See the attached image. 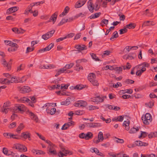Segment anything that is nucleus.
Masks as SVG:
<instances>
[{"mask_svg":"<svg viewBox=\"0 0 157 157\" xmlns=\"http://www.w3.org/2000/svg\"><path fill=\"white\" fill-rule=\"evenodd\" d=\"M142 120L144 123L145 124H148L152 120L151 115L149 113H146L145 115L142 117Z\"/></svg>","mask_w":157,"mask_h":157,"instance_id":"2","label":"nucleus"},{"mask_svg":"<svg viewBox=\"0 0 157 157\" xmlns=\"http://www.w3.org/2000/svg\"><path fill=\"white\" fill-rule=\"evenodd\" d=\"M136 25L134 23H130L129 24L125 26V27L126 29L127 28H128L129 29H134Z\"/></svg>","mask_w":157,"mask_h":157,"instance_id":"25","label":"nucleus"},{"mask_svg":"<svg viewBox=\"0 0 157 157\" xmlns=\"http://www.w3.org/2000/svg\"><path fill=\"white\" fill-rule=\"evenodd\" d=\"M135 143V144L138 146H146L148 145L147 143L143 142L140 140L136 141Z\"/></svg>","mask_w":157,"mask_h":157,"instance_id":"14","label":"nucleus"},{"mask_svg":"<svg viewBox=\"0 0 157 157\" xmlns=\"http://www.w3.org/2000/svg\"><path fill=\"white\" fill-rule=\"evenodd\" d=\"M17 48V47H16V48H14L13 47H11V48H8V50L9 52L15 51H16Z\"/></svg>","mask_w":157,"mask_h":157,"instance_id":"58","label":"nucleus"},{"mask_svg":"<svg viewBox=\"0 0 157 157\" xmlns=\"http://www.w3.org/2000/svg\"><path fill=\"white\" fill-rule=\"evenodd\" d=\"M27 114L29 115L31 119L33 120L36 122H38L39 119L36 115L29 111H28Z\"/></svg>","mask_w":157,"mask_h":157,"instance_id":"8","label":"nucleus"},{"mask_svg":"<svg viewBox=\"0 0 157 157\" xmlns=\"http://www.w3.org/2000/svg\"><path fill=\"white\" fill-rule=\"evenodd\" d=\"M124 116L122 115V116H120L117 117V118H118V121H120V122H122L124 120Z\"/></svg>","mask_w":157,"mask_h":157,"instance_id":"53","label":"nucleus"},{"mask_svg":"<svg viewBox=\"0 0 157 157\" xmlns=\"http://www.w3.org/2000/svg\"><path fill=\"white\" fill-rule=\"evenodd\" d=\"M145 105L149 107V108H151L154 105V103L151 101H150L148 103H146Z\"/></svg>","mask_w":157,"mask_h":157,"instance_id":"38","label":"nucleus"},{"mask_svg":"<svg viewBox=\"0 0 157 157\" xmlns=\"http://www.w3.org/2000/svg\"><path fill=\"white\" fill-rule=\"evenodd\" d=\"M73 121L68 122L65 124L63 125L61 128L62 130H66L67 129L69 126L73 125Z\"/></svg>","mask_w":157,"mask_h":157,"instance_id":"13","label":"nucleus"},{"mask_svg":"<svg viewBox=\"0 0 157 157\" xmlns=\"http://www.w3.org/2000/svg\"><path fill=\"white\" fill-rule=\"evenodd\" d=\"M20 100L23 103H24L25 102H29L30 101V100L29 99L25 97H23L22 98H21L20 99Z\"/></svg>","mask_w":157,"mask_h":157,"instance_id":"35","label":"nucleus"},{"mask_svg":"<svg viewBox=\"0 0 157 157\" xmlns=\"http://www.w3.org/2000/svg\"><path fill=\"white\" fill-rule=\"evenodd\" d=\"M24 127V126L22 123H20L17 128L16 131L18 133H20V132Z\"/></svg>","mask_w":157,"mask_h":157,"instance_id":"24","label":"nucleus"},{"mask_svg":"<svg viewBox=\"0 0 157 157\" xmlns=\"http://www.w3.org/2000/svg\"><path fill=\"white\" fill-rule=\"evenodd\" d=\"M9 109L8 108L2 106L1 108V111L3 113H5L6 114L8 112Z\"/></svg>","mask_w":157,"mask_h":157,"instance_id":"27","label":"nucleus"},{"mask_svg":"<svg viewBox=\"0 0 157 157\" xmlns=\"http://www.w3.org/2000/svg\"><path fill=\"white\" fill-rule=\"evenodd\" d=\"M87 105L86 101L83 100H79V105L80 107H84Z\"/></svg>","mask_w":157,"mask_h":157,"instance_id":"22","label":"nucleus"},{"mask_svg":"<svg viewBox=\"0 0 157 157\" xmlns=\"http://www.w3.org/2000/svg\"><path fill=\"white\" fill-rule=\"evenodd\" d=\"M116 142L117 143L122 144L124 142V140L123 139H120L118 138H116Z\"/></svg>","mask_w":157,"mask_h":157,"instance_id":"57","label":"nucleus"},{"mask_svg":"<svg viewBox=\"0 0 157 157\" xmlns=\"http://www.w3.org/2000/svg\"><path fill=\"white\" fill-rule=\"evenodd\" d=\"M33 152L34 153H36L37 154L41 155L45 154V153L43 151L38 150H33Z\"/></svg>","mask_w":157,"mask_h":157,"instance_id":"26","label":"nucleus"},{"mask_svg":"<svg viewBox=\"0 0 157 157\" xmlns=\"http://www.w3.org/2000/svg\"><path fill=\"white\" fill-rule=\"evenodd\" d=\"M10 138H13V139H19V137L17 136V135H14L11 133H10Z\"/></svg>","mask_w":157,"mask_h":157,"instance_id":"46","label":"nucleus"},{"mask_svg":"<svg viewBox=\"0 0 157 157\" xmlns=\"http://www.w3.org/2000/svg\"><path fill=\"white\" fill-rule=\"evenodd\" d=\"M34 50V48H32L28 47L27 48L26 51V53H27L29 52H30L31 51H33Z\"/></svg>","mask_w":157,"mask_h":157,"instance_id":"54","label":"nucleus"},{"mask_svg":"<svg viewBox=\"0 0 157 157\" xmlns=\"http://www.w3.org/2000/svg\"><path fill=\"white\" fill-rule=\"evenodd\" d=\"M150 21H144L142 25V26H148L150 25L149 23H150Z\"/></svg>","mask_w":157,"mask_h":157,"instance_id":"59","label":"nucleus"},{"mask_svg":"<svg viewBox=\"0 0 157 157\" xmlns=\"http://www.w3.org/2000/svg\"><path fill=\"white\" fill-rule=\"evenodd\" d=\"M72 154L71 151L65 149V148H63L61 149V151H60L59 152L58 155L59 157H63L64 156H67V155H70Z\"/></svg>","mask_w":157,"mask_h":157,"instance_id":"4","label":"nucleus"},{"mask_svg":"<svg viewBox=\"0 0 157 157\" xmlns=\"http://www.w3.org/2000/svg\"><path fill=\"white\" fill-rule=\"evenodd\" d=\"M55 32V31L54 30H52L50 32H48L42 35V38L45 40H46L52 36Z\"/></svg>","mask_w":157,"mask_h":157,"instance_id":"6","label":"nucleus"},{"mask_svg":"<svg viewBox=\"0 0 157 157\" xmlns=\"http://www.w3.org/2000/svg\"><path fill=\"white\" fill-rule=\"evenodd\" d=\"M88 8L89 10L91 13L94 12V6H93V3L91 2V0H90L88 2Z\"/></svg>","mask_w":157,"mask_h":157,"instance_id":"11","label":"nucleus"},{"mask_svg":"<svg viewBox=\"0 0 157 157\" xmlns=\"http://www.w3.org/2000/svg\"><path fill=\"white\" fill-rule=\"evenodd\" d=\"M18 77H12L11 78V80L9 81V82H11V83H13L14 82L15 83H18V82H22L24 80L22 81L21 79H18Z\"/></svg>","mask_w":157,"mask_h":157,"instance_id":"12","label":"nucleus"},{"mask_svg":"<svg viewBox=\"0 0 157 157\" xmlns=\"http://www.w3.org/2000/svg\"><path fill=\"white\" fill-rule=\"evenodd\" d=\"M16 125V123L15 122H13L10 124L9 125V128H13L15 127Z\"/></svg>","mask_w":157,"mask_h":157,"instance_id":"50","label":"nucleus"},{"mask_svg":"<svg viewBox=\"0 0 157 157\" xmlns=\"http://www.w3.org/2000/svg\"><path fill=\"white\" fill-rule=\"evenodd\" d=\"M87 48L86 46L84 45H82V46L79 45V52L80 50H86Z\"/></svg>","mask_w":157,"mask_h":157,"instance_id":"41","label":"nucleus"},{"mask_svg":"<svg viewBox=\"0 0 157 157\" xmlns=\"http://www.w3.org/2000/svg\"><path fill=\"white\" fill-rule=\"evenodd\" d=\"M116 71L118 73H120L122 71V68L121 67H116L115 69Z\"/></svg>","mask_w":157,"mask_h":157,"instance_id":"51","label":"nucleus"},{"mask_svg":"<svg viewBox=\"0 0 157 157\" xmlns=\"http://www.w3.org/2000/svg\"><path fill=\"white\" fill-rule=\"evenodd\" d=\"M56 111V109L55 108H52L50 111V114L53 115L54 114Z\"/></svg>","mask_w":157,"mask_h":157,"instance_id":"52","label":"nucleus"},{"mask_svg":"<svg viewBox=\"0 0 157 157\" xmlns=\"http://www.w3.org/2000/svg\"><path fill=\"white\" fill-rule=\"evenodd\" d=\"M68 19H63L59 23L58 26H60L67 21Z\"/></svg>","mask_w":157,"mask_h":157,"instance_id":"39","label":"nucleus"},{"mask_svg":"<svg viewBox=\"0 0 157 157\" xmlns=\"http://www.w3.org/2000/svg\"><path fill=\"white\" fill-rule=\"evenodd\" d=\"M125 82L126 83H127V84H129V83L132 84V83H134V81L132 80L128 79H127L125 81Z\"/></svg>","mask_w":157,"mask_h":157,"instance_id":"60","label":"nucleus"},{"mask_svg":"<svg viewBox=\"0 0 157 157\" xmlns=\"http://www.w3.org/2000/svg\"><path fill=\"white\" fill-rule=\"evenodd\" d=\"M141 135L139 137L140 138L142 137H143L144 138L145 137L147 136V133L146 132H143L141 131Z\"/></svg>","mask_w":157,"mask_h":157,"instance_id":"42","label":"nucleus"},{"mask_svg":"<svg viewBox=\"0 0 157 157\" xmlns=\"http://www.w3.org/2000/svg\"><path fill=\"white\" fill-rule=\"evenodd\" d=\"M90 54L91 56L92 57V58L93 59H94L95 61H100L99 59L97 57L96 55L95 54L93 53H90Z\"/></svg>","mask_w":157,"mask_h":157,"instance_id":"33","label":"nucleus"},{"mask_svg":"<svg viewBox=\"0 0 157 157\" xmlns=\"http://www.w3.org/2000/svg\"><path fill=\"white\" fill-rule=\"evenodd\" d=\"M54 145L53 144H50V145H49L47 147V151H49L54 150Z\"/></svg>","mask_w":157,"mask_h":157,"instance_id":"36","label":"nucleus"},{"mask_svg":"<svg viewBox=\"0 0 157 157\" xmlns=\"http://www.w3.org/2000/svg\"><path fill=\"white\" fill-rule=\"evenodd\" d=\"M101 14L100 12L96 13L91 15L90 17V19H94L98 17Z\"/></svg>","mask_w":157,"mask_h":157,"instance_id":"23","label":"nucleus"},{"mask_svg":"<svg viewBox=\"0 0 157 157\" xmlns=\"http://www.w3.org/2000/svg\"><path fill=\"white\" fill-rule=\"evenodd\" d=\"M98 139H100L101 141H102L104 140V137L103 135V133L102 132H99L98 135Z\"/></svg>","mask_w":157,"mask_h":157,"instance_id":"34","label":"nucleus"},{"mask_svg":"<svg viewBox=\"0 0 157 157\" xmlns=\"http://www.w3.org/2000/svg\"><path fill=\"white\" fill-rule=\"evenodd\" d=\"M94 86H97L98 85V81L95 79L94 80L90 82Z\"/></svg>","mask_w":157,"mask_h":157,"instance_id":"49","label":"nucleus"},{"mask_svg":"<svg viewBox=\"0 0 157 157\" xmlns=\"http://www.w3.org/2000/svg\"><path fill=\"white\" fill-rule=\"evenodd\" d=\"M2 64L4 66L6 67V69L7 70H10L11 69V66L10 65L7 63L6 61L4 59H2Z\"/></svg>","mask_w":157,"mask_h":157,"instance_id":"17","label":"nucleus"},{"mask_svg":"<svg viewBox=\"0 0 157 157\" xmlns=\"http://www.w3.org/2000/svg\"><path fill=\"white\" fill-rule=\"evenodd\" d=\"M69 10L70 8L68 6H66L64 9L63 12L59 15V17H62L66 15L68 13Z\"/></svg>","mask_w":157,"mask_h":157,"instance_id":"18","label":"nucleus"},{"mask_svg":"<svg viewBox=\"0 0 157 157\" xmlns=\"http://www.w3.org/2000/svg\"><path fill=\"white\" fill-rule=\"evenodd\" d=\"M18 88L20 92L22 93H28L31 91L30 88L28 86H25L22 87L19 86Z\"/></svg>","mask_w":157,"mask_h":157,"instance_id":"5","label":"nucleus"},{"mask_svg":"<svg viewBox=\"0 0 157 157\" xmlns=\"http://www.w3.org/2000/svg\"><path fill=\"white\" fill-rule=\"evenodd\" d=\"M119 31L120 32V34H122L126 33L127 31V29L124 27V29H120Z\"/></svg>","mask_w":157,"mask_h":157,"instance_id":"37","label":"nucleus"},{"mask_svg":"<svg viewBox=\"0 0 157 157\" xmlns=\"http://www.w3.org/2000/svg\"><path fill=\"white\" fill-rule=\"evenodd\" d=\"M24 69L23 67L22 66V64H21L17 68V71H19L21 70H23Z\"/></svg>","mask_w":157,"mask_h":157,"instance_id":"63","label":"nucleus"},{"mask_svg":"<svg viewBox=\"0 0 157 157\" xmlns=\"http://www.w3.org/2000/svg\"><path fill=\"white\" fill-rule=\"evenodd\" d=\"M18 9V8L17 6L11 7L7 10L6 13L7 14H9L10 13H13L17 11Z\"/></svg>","mask_w":157,"mask_h":157,"instance_id":"10","label":"nucleus"},{"mask_svg":"<svg viewBox=\"0 0 157 157\" xmlns=\"http://www.w3.org/2000/svg\"><path fill=\"white\" fill-rule=\"evenodd\" d=\"M87 0H79V7L83 6Z\"/></svg>","mask_w":157,"mask_h":157,"instance_id":"40","label":"nucleus"},{"mask_svg":"<svg viewBox=\"0 0 157 157\" xmlns=\"http://www.w3.org/2000/svg\"><path fill=\"white\" fill-rule=\"evenodd\" d=\"M10 102L9 101H8L4 103L3 106L7 108V107L10 106Z\"/></svg>","mask_w":157,"mask_h":157,"instance_id":"47","label":"nucleus"},{"mask_svg":"<svg viewBox=\"0 0 157 157\" xmlns=\"http://www.w3.org/2000/svg\"><path fill=\"white\" fill-rule=\"evenodd\" d=\"M104 100V98L103 97H101L100 96H98L91 98V101L93 102H97L98 104L100 102H103Z\"/></svg>","mask_w":157,"mask_h":157,"instance_id":"7","label":"nucleus"},{"mask_svg":"<svg viewBox=\"0 0 157 157\" xmlns=\"http://www.w3.org/2000/svg\"><path fill=\"white\" fill-rule=\"evenodd\" d=\"M60 85L59 84H55L51 86V89H60Z\"/></svg>","mask_w":157,"mask_h":157,"instance_id":"32","label":"nucleus"},{"mask_svg":"<svg viewBox=\"0 0 157 157\" xmlns=\"http://www.w3.org/2000/svg\"><path fill=\"white\" fill-rule=\"evenodd\" d=\"M13 111L15 113H23L26 109V107L22 104H20L13 108Z\"/></svg>","mask_w":157,"mask_h":157,"instance_id":"1","label":"nucleus"},{"mask_svg":"<svg viewBox=\"0 0 157 157\" xmlns=\"http://www.w3.org/2000/svg\"><path fill=\"white\" fill-rule=\"evenodd\" d=\"M57 17V15L54 13L51 16L50 18V21H48L49 22L50 21L52 20L53 21V23L54 24L56 21Z\"/></svg>","mask_w":157,"mask_h":157,"instance_id":"21","label":"nucleus"},{"mask_svg":"<svg viewBox=\"0 0 157 157\" xmlns=\"http://www.w3.org/2000/svg\"><path fill=\"white\" fill-rule=\"evenodd\" d=\"M70 98L68 97L65 101L61 102V104L62 105H68L71 103Z\"/></svg>","mask_w":157,"mask_h":157,"instance_id":"20","label":"nucleus"},{"mask_svg":"<svg viewBox=\"0 0 157 157\" xmlns=\"http://www.w3.org/2000/svg\"><path fill=\"white\" fill-rule=\"evenodd\" d=\"M48 153L49 155L50 154H53V155H56V150H52L50 151H49L48 152Z\"/></svg>","mask_w":157,"mask_h":157,"instance_id":"62","label":"nucleus"},{"mask_svg":"<svg viewBox=\"0 0 157 157\" xmlns=\"http://www.w3.org/2000/svg\"><path fill=\"white\" fill-rule=\"evenodd\" d=\"M93 137V134L91 132H88L87 133L85 134V139L86 140L91 139Z\"/></svg>","mask_w":157,"mask_h":157,"instance_id":"19","label":"nucleus"},{"mask_svg":"<svg viewBox=\"0 0 157 157\" xmlns=\"http://www.w3.org/2000/svg\"><path fill=\"white\" fill-rule=\"evenodd\" d=\"M114 26H112L111 27L108 29L106 31L105 33V35H107L109 33V32L111 30H113L114 28Z\"/></svg>","mask_w":157,"mask_h":157,"instance_id":"55","label":"nucleus"},{"mask_svg":"<svg viewBox=\"0 0 157 157\" xmlns=\"http://www.w3.org/2000/svg\"><path fill=\"white\" fill-rule=\"evenodd\" d=\"M74 64L73 63H71L70 64H66L64 67L67 70V69L71 68L74 66Z\"/></svg>","mask_w":157,"mask_h":157,"instance_id":"30","label":"nucleus"},{"mask_svg":"<svg viewBox=\"0 0 157 157\" xmlns=\"http://www.w3.org/2000/svg\"><path fill=\"white\" fill-rule=\"evenodd\" d=\"M118 36L117 32L115 31L113 32L112 36L110 38V40H112L114 38H117Z\"/></svg>","mask_w":157,"mask_h":157,"instance_id":"29","label":"nucleus"},{"mask_svg":"<svg viewBox=\"0 0 157 157\" xmlns=\"http://www.w3.org/2000/svg\"><path fill=\"white\" fill-rule=\"evenodd\" d=\"M8 151L7 150V149L5 147H4L3 149V153L6 155H8Z\"/></svg>","mask_w":157,"mask_h":157,"instance_id":"64","label":"nucleus"},{"mask_svg":"<svg viewBox=\"0 0 157 157\" xmlns=\"http://www.w3.org/2000/svg\"><path fill=\"white\" fill-rule=\"evenodd\" d=\"M13 148L18 150L19 151H27L26 147L25 146L19 144H14Z\"/></svg>","mask_w":157,"mask_h":157,"instance_id":"3","label":"nucleus"},{"mask_svg":"<svg viewBox=\"0 0 157 157\" xmlns=\"http://www.w3.org/2000/svg\"><path fill=\"white\" fill-rule=\"evenodd\" d=\"M55 67V66L53 65L52 64H49L48 65H46L45 67V69H51L54 68Z\"/></svg>","mask_w":157,"mask_h":157,"instance_id":"56","label":"nucleus"},{"mask_svg":"<svg viewBox=\"0 0 157 157\" xmlns=\"http://www.w3.org/2000/svg\"><path fill=\"white\" fill-rule=\"evenodd\" d=\"M10 153L8 154V155H12V157H19V155L17 154L14 153L13 152L11 151Z\"/></svg>","mask_w":157,"mask_h":157,"instance_id":"44","label":"nucleus"},{"mask_svg":"<svg viewBox=\"0 0 157 157\" xmlns=\"http://www.w3.org/2000/svg\"><path fill=\"white\" fill-rule=\"evenodd\" d=\"M96 77V76L94 73H90L88 76V79L89 81L91 82L93 80L95 79Z\"/></svg>","mask_w":157,"mask_h":157,"instance_id":"15","label":"nucleus"},{"mask_svg":"<svg viewBox=\"0 0 157 157\" xmlns=\"http://www.w3.org/2000/svg\"><path fill=\"white\" fill-rule=\"evenodd\" d=\"M99 108L97 106L90 105L89 107V109L90 110H92L96 109H98Z\"/></svg>","mask_w":157,"mask_h":157,"instance_id":"43","label":"nucleus"},{"mask_svg":"<svg viewBox=\"0 0 157 157\" xmlns=\"http://www.w3.org/2000/svg\"><path fill=\"white\" fill-rule=\"evenodd\" d=\"M69 86V84H67L66 85H64V84H61L60 87V89L61 90H65L67 89L68 87V86Z\"/></svg>","mask_w":157,"mask_h":157,"instance_id":"31","label":"nucleus"},{"mask_svg":"<svg viewBox=\"0 0 157 157\" xmlns=\"http://www.w3.org/2000/svg\"><path fill=\"white\" fill-rule=\"evenodd\" d=\"M30 133L28 132H23L21 133V137L24 138L25 139H27L28 138L29 140H31L30 138Z\"/></svg>","mask_w":157,"mask_h":157,"instance_id":"9","label":"nucleus"},{"mask_svg":"<svg viewBox=\"0 0 157 157\" xmlns=\"http://www.w3.org/2000/svg\"><path fill=\"white\" fill-rule=\"evenodd\" d=\"M75 34L73 33H71L69 34H68L64 37L65 39L67 38H71L73 37L75 35Z\"/></svg>","mask_w":157,"mask_h":157,"instance_id":"45","label":"nucleus"},{"mask_svg":"<svg viewBox=\"0 0 157 157\" xmlns=\"http://www.w3.org/2000/svg\"><path fill=\"white\" fill-rule=\"evenodd\" d=\"M139 130V129L138 127L136 128H135L134 127L131 128L129 131V133L130 134H132L136 132Z\"/></svg>","mask_w":157,"mask_h":157,"instance_id":"28","label":"nucleus"},{"mask_svg":"<svg viewBox=\"0 0 157 157\" xmlns=\"http://www.w3.org/2000/svg\"><path fill=\"white\" fill-rule=\"evenodd\" d=\"M122 86L120 82H117V84L115 85H113V87L115 88H117L118 86Z\"/></svg>","mask_w":157,"mask_h":157,"instance_id":"61","label":"nucleus"},{"mask_svg":"<svg viewBox=\"0 0 157 157\" xmlns=\"http://www.w3.org/2000/svg\"><path fill=\"white\" fill-rule=\"evenodd\" d=\"M130 121L129 120H127V121H124L122 125L125 127V129L128 131L129 129Z\"/></svg>","mask_w":157,"mask_h":157,"instance_id":"16","label":"nucleus"},{"mask_svg":"<svg viewBox=\"0 0 157 157\" xmlns=\"http://www.w3.org/2000/svg\"><path fill=\"white\" fill-rule=\"evenodd\" d=\"M123 69H129L131 67V65H130V63H127L126 66H123Z\"/></svg>","mask_w":157,"mask_h":157,"instance_id":"48","label":"nucleus"}]
</instances>
